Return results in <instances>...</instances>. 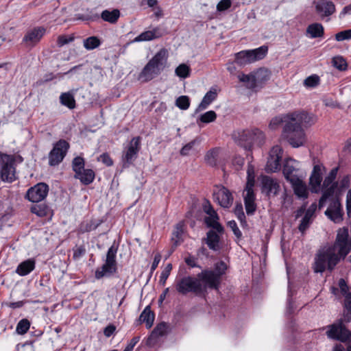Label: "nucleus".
<instances>
[{"instance_id": "obj_1", "label": "nucleus", "mask_w": 351, "mask_h": 351, "mask_svg": "<svg viewBox=\"0 0 351 351\" xmlns=\"http://www.w3.org/2000/svg\"><path fill=\"white\" fill-rule=\"evenodd\" d=\"M351 252V238L348 228L343 227L337 231L334 243L320 250L315 257V271L324 272L326 269L332 271L341 260Z\"/></svg>"}, {"instance_id": "obj_2", "label": "nucleus", "mask_w": 351, "mask_h": 351, "mask_svg": "<svg viewBox=\"0 0 351 351\" xmlns=\"http://www.w3.org/2000/svg\"><path fill=\"white\" fill-rule=\"evenodd\" d=\"M283 126L281 136L293 147H300L305 145L306 136L303 128L313 125L316 119L315 117L305 111L292 112L291 118H287Z\"/></svg>"}, {"instance_id": "obj_3", "label": "nucleus", "mask_w": 351, "mask_h": 351, "mask_svg": "<svg viewBox=\"0 0 351 351\" xmlns=\"http://www.w3.org/2000/svg\"><path fill=\"white\" fill-rule=\"evenodd\" d=\"M168 58V52L161 49L147 63L138 75V80L147 82L158 76L164 69Z\"/></svg>"}, {"instance_id": "obj_4", "label": "nucleus", "mask_w": 351, "mask_h": 351, "mask_svg": "<svg viewBox=\"0 0 351 351\" xmlns=\"http://www.w3.org/2000/svg\"><path fill=\"white\" fill-rule=\"evenodd\" d=\"M232 136L235 143L245 150H251L254 145L261 146L265 139L264 134L257 128L235 132Z\"/></svg>"}, {"instance_id": "obj_5", "label": "nucleus", "mask_w": 351, "mask_h": 351, "mask_svg": "<svg viewBox=\"0 0 351 351\" xmlns=\"http://www.w3.org/2000/svg\"><path fill=\"white\" fill-rule=\"evenodd\" d=\"M227 269L226 264L220 261L215 264L214 270L205 269L197 274L198 278L204 283V288L218 289L221 276Z\"/></svg>"}, {"instance_id": "obj_6", "label": "nucleus", "mask_w": 351, "mask_h": 351, "mask_svg": "<svg viewBox=\"0 0 351 351\" xmlns=\"http://www.w3.org/2000/svg\"><path fill=\"white\" fill-rule=\"evenodd\" d=\"M202 281L198 277L184 276L176 281L175 287L176 291L182 295H186L189 293H194L195 294L201 293L204 288Z\"/></svg>"}, {"instance_id": "obj_7", "label": "nucleus", "mask_w": 351, "mask_h": 351, "mask_svg": "<svg viewBox=\"0 0 351 351\" xmlns=\"http://www.w3.org/2000/svg\"><path fill=\"white\" fill-rule=\"evenodd\" d=\"M117 247L114 245L108 249L105 263L95 271L97 279H100L104 276H110L117 271Z\"/></svg>"}, {"instance_id": "obj_8", "label": "nucleus", "mask_w": 351, "mask_h": 351, "mask_svg": "<svg viewBox=\"0 0 351 351\" xmlns=\"http://www.w3.org/2000/svg\"><path fill=\"white\" fill-rule=\"evenodd\" d=\"M267 47L262 46L254 50L242 51L236 54L235 62L239 66H244L263 59L267 52Z\"/></svg>"}, {"instance_id": "obj_9", "label": "nucleus", "mask_w": 351, "mask_h": 351, "mask_svg": "<svg viewBox=\"0 0 351 351\" xmlns=\"http://www.w3.org/2000/svg\"><path fill=\"white\" fill-rule=\"evenodd\" d=\"M23 161L20 155H10L0 152V176H14L16 166Z\"/></svg>"}, {"instance_id": "obj_10", "label": "nucleus", "mask_w": 351, "mask_h": 351, "mask_svg": "<svg viewBox=\"0 0 351 351\" xmlns=\"http://www.w3.org/2000/svg\"><path fill=\"white\" fill-rule=\"evenodd\" d=\"M326 328H328L326 335L329 339L346 342L349 340L351 337V332L343 325L341 319L336 323L327 326Z\"/></svg>"}, {"instance_id": "obj_11", "label": "nucleus", "mask_w": 351, "mask_h": 351, "mask_svg": "<svg viewBox=\"0 0 351 351\" xmlns=\"http://www.w3.org/2000/svg\"><path fill=\"white\" fill-rule=\"evenodd\" d=\"M240 82L245 83L248 89H254L258 82L267 81L269 79V73L267 69H260L255 75L241 73L238 75Z\"/></svg>"}, {"instance_id": "obj_12", "label": "nucleus", "mask_w": 351, "mask_h": 351, "mask_svg": "<svg viewBox=\"0 0 351 351\" xmlns=\"http://www.w3.org/2000/svg\"><path fill=\"white\" fill-rule=\"evenodd\" d=\"M69 147V143L64 139H60L55 143L49 154V165L55 166L60 163L65 157Z\"/></svg>"}, {"instance_id": "obj_13", "label": "nucleus", "mask_w": 351, "mask_h": 351, "mask_svg": "<svg viewBox=\"0 0 351 351\" xmlns=\"http://www.w3.org/2000/svg\"><path fill=\"white\" fill-rule=\"evenodd\" d=\"M226 156L220 147H214L208 150L205 156L204 160L206 164L211 167H220L223 173H228L227 171V166L223 164Z\"/></svg>"}, {"instance_id": "obj_14", "label": "nucleus", "mask_w": 351, "mask_h": 351, "mask_svg": "<svg viewBox=\"0 0 351 351\" xmlns=\"http://www.w3.org/2000/svg\"><path fill=\"white\" fill-rule=\"evenodd\" d=\"M282 153L283 150L279 145H275L271 148L265 166L267 173H276L280 169Z\"/></svg>"}, {"instance_id": "obj_15", "label": "nucleus", "mask_w": 351, "mask_h": 351, "mask_svg": "<svg viewBox=\"0 0 351 351\" xmlns=\"http://www.w3.org/2000/svg\"><path fill=\"white\" fill-rule=\"evenodd\" d=\"M48 191V185L40 182L28 189L26 197L30 202L38 203L47 197Z\"/></svg>"}, {"instance_id": "obj_16", "label": "nucleus", "mask_w": 351, "mask_h": 351, "mask_svg": "<svg viewBox=\"0 0 351 351\" xmlns=\"http://www.w3.org/2000/svg\"><path fill=\"white\" fill-rule=\"evenodd\" d=\"M45 33L46 29L44 27H35L26 32L23 38V42L27 46L33 47L41 40Z\"/></svg>"}, {"instance_id": "obj_17", "label": "nucleus", "mask_w": 351, "mask_h": 351, "mask_svg": "<svg viewBox=\"0 0 351 351\" xmlns=\"http://www.w3.org/2000/svg\"><path fill=\"white\" fill-rule=\"evenodd\" d=\"M325 215L335 223H339L342 220L343 212L339 199L333 198L330 203Z\"/></svg>"}, {"instance_id": "obj_18", "label": "nucleus", "mask_w": 351, "mask_h": 351, "mask_svg": "<svg viewBox=\"0 0 351 351\" xmlns=\"http://www.w3.org/2000/svg\"><path fill=\"white\" fill-rule=\"evenodd\" d=\"M315 12L322 19L329 17L333 14L335 11V5L329 0H319L315 3Z\"/></svg>"}, {"instance_id": "obj_19", "label": "nucleus", "mask_w": 351, "mask_h": 351, "mask_svg": "<svg viewBox=\"0 0 351 351\" xmlns=\"http://www.w3.org/2000/svg\"><path fill=\"white\" fill-rule=\"evenodd\" d=\"M140 143H141V138L139 136L138 137H134L125 154L123 156V160L124 162L131 164L137 157V154L140 150Z\"/></svg>"}, {"instance_id": "obj_20", "label": "nucleus", "mask_w": 351, "mask_h": 351, "mask_svg": "<svg viewBox=\"0 0 351 351\" xmlns=\"http://www.w3.org/2000/svg\"><path fill=\"white\" fill-rule=\"evenodd\" d=\"M289 181L293 189L294 193L299 198L306 199L308 195V191L306 184L299 177H285Z\"/></svg>"}, {"instance_id": "obj_21", "label": "nucleus", "mask_w": 351, "mask_h": 351, "mask_svg": "<svg viewBox=\"0 0 351 351\" xmlns=\"http://www.w3.org/2000/svg\"><path fill=\"white\" fill-rule=\"evenodd\" d=\"M215 196L219 204L223 208H228L232 204V195L228 189L223 186L218 190Z\"/></svg>"}, {"instance_id": "obj_22", "label": "nucleus", "mask_w": 351, "mask_h": 351, "mask_svg": "<svg viewBox=\"0 0 351 351\" xmlns=\"http://www.w3.org/2000/svg\"><path fill=\"white\" fill-rule=\"evenodd\" d=\"M166 34V31L160 27H154L152 30L142 32L134 39V42L149 41L154 39L159 38Z\"/></svg>"}, {"instance_id": "obj_23", "label": "nucleus", "mask_w": 351, "mask_h": 351, "mask_svg": "<svg viewBox=\"0 0 351 351\" xmlns=\"http://www.w3.org/2000/svg\"><path fill=\"white\" fill-rule=\"evenodd\" d=\"M279 189L278 182L272 177H263L262 180V191L263 193L269 196L271 195H276Z\"/></svg>"}, {"instance_id": "obj_24", "label": "nucleus", "mask_w": 351, "mask_h": 351, "mask_svg": "<svg viewBox=\"0 0 351 351\" xmlns=\"http://www.w3.org/2000/svg\"><path fill=\"white\" fill-rule=\"evenodd\" d=\"M317 209L316 203L312 204L310 207L306 210L305 214L301 222L298 226L299 230L304 233L306 230L309 227L312 222V218L314 216V213Z\"/></svg>"}, {"instance_id": "obj_25", "label": "nucleus", "mask_w": 351, "mask_h": 351, "mask_svg": "<svg viewBox=\"0 0 351 351\" xmlns=\"http://www.w3.org/2000/svg\"><path fill=\"white\" fill-rule=\"evenodd\" d=\"M300 165L298 160L288 158L283 164V176H298V173H300Z\"/></svg>"}, {"instance_id": "obj_26", "label": "nucleus", "mask_w": 351, "mask_h": 351, "mask_svg": "<svg viewBox=\"0 0 351 351\" xmlns=\"http://www.w3.org/2000/svg\"><path fill=\"white\" fill-rule=\"evenodd\" d=\"M35 265L36 262L34 259H27L25 261H23L18 265L16 269V272L19 276H26L34 269Z\"/></svg>"}, {"instance_id": "obj_27", "label": "nucleus", "mask_w": 351, "mask_h": 351, "mask_svg": "<svg viewBox=\"0 0 351 351\" xmlns=\"http://www.w3.org/2000/svg\"><path fill=\"white\" fill-rule=\"evenodd\" d=\"M30 211L40 217L52 215L51 209L45 203L32 205L30 207Z\"/></svg>"}, {"instance_id": "obj_28", "label": "nucleus", "mask_w": 351, "mask_h": 351, "mask_svg": "<svg viewBox=\"0 0 351 351\" xmlns=\"http://www.w3.org/2000/svg\"><path fill=\"white\" fill-rule=\"evenodd\" d=\"M244 165V158L240 156H236L232 159V163L226 165L227 166V171L224 176L230 173H237Z\"/></svg>"}, {"instance_id": "obj_29", "label": "nucleus", "mask_w": 351, "mask_h": 351, "mask_svg": "<svg viewBox=\"0 0 351 351\" xmlns=\"http://www.w3.org/2000/svg\"><path fill=\"white\" fill-rule=\"evenodd\" d=\"M306 34L311 38H322L324 34V27L321 23H312L307 27Z\"/></svg>"}, {"instance_id": "obj_30", "label": "nucleus", "mask_w": 351, "mask_h": 351, "mask_svg": "<svg viewBox=\"0 0 351 351\" xmlns=\"http://www.w3.org/2000/svg\"><path fill=\"white\" fill-rule=\"evenodd\" d=\"M255 177H247V181L243 191L244 201H255V194L254 193V186L255 184Z\"/></svg>"}, {"instance_id": "obj_31", "label": "nucleus", "mask_w": 351, "mask_h": 351, "mask_svg": "<svg viewBox=\"0 0 351 351\" xmlns=\"http://www.w3.org/2000/svg\"><path fill=\"white\" fill-rule=\"evenodd\" d=\"M154 313L151 311L150 306H147L140 315L139 321L141 323L145 322L146 327L150 328L154 324Z\"/></svg>"}, {"instance_id": "obj_32", "label": "nucleus", "mask_w": 351, "mask_h": 351, "mask_svg": "<svg viewBox=\"0 0 351 351\" xmlns=\"http://www.w3.org/2000/svg\"><path fill=\"white\" fill-rule=\"evenodd\" d=\"M217 93L215 90H210L208 91L203 97L195 112H197L206 109L217 98Z\"/></svg>"}, {"instance_id": "obj_33", "label": "nucleus", "mask_w": 351, "mask_h": 351, "mask_svg": "<svg viewBox=\"0 0 351 351\" xmlns=\"http://www.w3.org/2000/svg\"><path fill=\"white\" fill-rule=\"evenodd\" d=\"M219 217L217 213L212 214L205 218V223L208 227L215 230L217 232L221 233L223 231V228L218 222Z\"/></svg>"}, {"instance_id": "obj_34", "label": "nucleus", "mask_w": 351, "mask_h": 351, "mask_svg": "<svg viewBox=\"0 0 351 351\" xmlns=\"http://www.w3.org/2000/svg\"><path fill=\"white\" fill-rule=\"evenodd\" d=\"M120 16V12L117 9H114L112 11L105 10L101 14V18L107 22L110 23H116Z\"/></svg>"}, {"instance_id": "obj_35", "label": "nucleus", "mask_w": 351, "mask_h": 351, "mask_svg": "<svg viewBox=\"0 0 351 351\" xmlns=\"http://www.w3.org/2000/svg\"><path fill=\"white\" fill-rule=\"evenodd\" d=\"M60 102L62 105L69 109L75 108V100L73 95L70 92L63 93L60 96Z\"/></svg>"}, {"instance_id": "obj_36", "label": "nucleus", "mask_w": 351, "mask_h": 351, "mask_svg": "<svg viewBox=\"0 0 351 351\" xmlns=\"http://www.w3.org/2000/svg\"><path fill=\"white\" fill-rule=\"evenodd\" d=\"M219 237L214 230H210L207 233L206 243L210 249L217 250L219 249Z\"/></svg>"}, {"instance_id": "obj_37", "label": "nucleus", "mask_w": 351, "mask_h": 351, "mask_svg": "<svg viewBox=\"0 0 351 351\" xmlns=\"http://www.w3.org/2000/svg\"><path fill=\"white\" fill-rule=\"evenodd\" d=\"M291 115H292V112H289L287 114H281L280 116L274 117L269 123V128L271 130H276L281 125L283 127L285 125V124L286 123L285 121H287V118L288 117H289V118H291Z\"/></svg>"}, {"instance_id": "obj_38", "label": "nucleus", "mask_w": 351, "mask_h": 351, "mask_svg": "<svg viewBox=\"0 0 351 351\" xmlns=\"http://www.w3.org/2000/svg\"><path fill=\"white\" fill-rule=\"evenodd\" d=\"M101 43L100 39L95 36H90L83 40L84 47L87 50H93L99 47Z\"/></svg>"}, {"instance_id": "obj_39", "label": "nucleus", "mask_w": 351, "mask_h": 351, "mask_svg": "<svg viewBox=\"0 0 351 351\" xmlns=\"http://www.w3.org/2000/svg\"><path fill=\"white\" fill-rule=\"evenodd\" d=\"M84 159L81 156H77L72 161L73 170L75 172V176H82L84 170Z\"/></svg>"}, {"instance_id": "obj_40", "label": "nucleus", "mask_w": 351, "mask_h": 351, "mask_svg": "<svg viewBox=\"0 0 351 351\" xmlns=\"http://www.w3.org/2000/svg\"><path fill=\"white\" fill-rule=\"evenodd\" d=\"M99 224L100 223L96 222L94 220L84 221L80 224V232L82 233L90 232L95 230Z\"/></svg>"}, {"instance_id": "obj_41", "label": "nucleus", "mask_w": 351, "mask_h": 351, "mask_svg": "<svg viewBox=\"0 0 351 351\" xmlns=\"http://www.w3.org/2000/svg\"><path fill=\"white\" fill-rule=\"evenodd\" d=\"M167 329L166 324L165 323H160L158 324L152 331L148 341L149 343L153 339L158 337H162L165 334Z\"/></svg>"}, {"instance_id": "obj_42", "label": "nucleus", "mask_w": 351, "mask_h": 351, "mask_svg": "<svg viewBox=\"0 0 351 351\" xmlns=\"http://www.w3.org/2000/svg\"><path fill=\"white\" fill-rule=\"evenodd\" d=\"M30 327V322L27 319H22L16 325V332L19 335L25 334Z\"/></svg>"}, {"instance_id": "obj_43", "label": "nucleus", "mask_w": 351, "mask_h": 351, "mask_svg": "<svg viewBox=\"0 0 351 351\" xmlns=\"http://www.w3.org/2000/svg\"><path fill=\"white\" fill-rule=\"evenodd\" d=\"M217 119V114L213 110L208 111L204 114H202L199 118L197 119V123L201 121L204 123H209L210 122H213Z\"/></svg>"}, {"instance_id": "obj_44", "label": "nucleus", "mask_w": 351, "mask_h": 351, "mask_svg": "<svg viewBox=\"0 0 351 351\" xmlns=\"http://www.w3.org/2000/svg\"><path fill=\"white\" fill-rule=\"evenodd\" d=\"M234 212L237 219L240 221L241 226H247V222L245 221V215L243 212V206L241 203H239L235 206Z\"/></svg>"}, {"instance_id": "obj_45", "label": "nucleus", "mask_w": 351, "mask_h": 351, "mask_svg": "<svg viewBox=\"0 0 351 351\" xmlns=\"http://www.w3.org/2000/svg\"><path fill=\"white\" fill-rule=\"evenodd\" d=\"M176 106L181 110H187L190 106V99L186 95L178 97L176 100Z\"/></svg>"}, {"instance_id": "obj_46", "label": "nucleus", "mask_w": 351, "mask_h": 351, "mask_svg": "<svg viewBox=\"0 0 351 351\" xmlns=\"http://www.w3.org/2000/svg\"><path fill=\"white\" fill-rule=\"evenodd\" d=\"M332 63L333 66L339 71H346L347 69V62L341 56L334 57L332 60Z\"/></svg>"}, {"instance_id": "obj_47", "label": "nucleus", "mask_w": 351, "mask_h": 351, "mask_svg": "<svg viewBox=\"0 0 351 351\" xmlns=\"http://www.w3.org/2000/svg\"><path fill=\"white\" fill-rule=\"evenodd\" d=\"M183 233V224L178 223L176 227V230L173 232L172 241L173 247H177L180 244V240Z\"/></svg>"}, {"instance_id": "obj_48", "label": "nucleus", "mask_w": 351, "mask_h": 351, "mask_svg": "<svg viewBox=\"0 0 351 351\" xmlns=\"http://www.w3.org/2000/svg\"><path fill=\"white\" fill-rule=\"evenodd\" d=\"M190 68L185 64H180L176 69V74L182 78H186L190 75Z\"/></svg>"}, {"instance_id": "obj_49", "label": "nucleus", "mask_w": 351, "mask_h": 351, "mask_svg": "<svg viewBox=\"0 0 351 351\" xmlns=\"http://www.w3.org/2000/svg\"><path fill=\"white\" fill-rule=\"evenodd\" d=\"M75 40V36L71 35L62 34L57 38V45L58 47H62L65 45H67Z\"/></svg>"}, {"instance_id": "obj_50", "label": "nucleus", "mask_w": 351, "mask_h": 351, "mask_svg": "<svg viewBox=\"0 0 351 351\" xmlns=\"http://www.w3.org/2000/svg\"><path fill=\"white\" fill-rule=\"evenodd\" d=\"M319 82L320 80L318 75H312L304 80V85L306 88H314L319 85Z\"/></svg>"}, {"instance_id": "obj_51", "label": "nucleus", "mask_w": 351, "mask_h": 351, "mask_svg": "<svg viewBox=\"0 0 351 351\" xmlns=\"http://www.w3.org/2000/svg\"><path fill=\"white\" fill-rule=\"evenodd\" d=\"M336 177H325L323 182L322 188L325 190H329L332 187V194L337 187V182L335 181Z\"/></svg>"}, {"instance_id": "obj_52", "label": "nucleus", "mask_w": 351, "mask_h": 351, "mask_svg": "<svg viewBox=\"0 0 351 351\" xmlns=\"http://www.w3.org/2000/svg\"><path fill=\"white\" fill-rule=\"evenodd\" d=\"M325 172L326 169L323 164L313 159V168L311 176H323Z\"/></svg>"}, {"instance_id": "obj_53", "label": "nucleus", "mask_w": 351, "mask_h": 351, "mask_svg": "<svg viewBox=\"0 0 351 351\" xmlns=\"http://www.w3.org/2000/svg\"><path fill=\"white\" fill-rule=\"evenodd\" d=\"M322 178L323 177H310V184L312 186V192H319L321 186V183L322 182Z\"/></svg>"}, {"instance_id": "obj_54", "label": "nucleus", "mask_w": 351, "mask_h": 351, "mask_svg": "<svg viewBox=\"0 0 351 351\" xmlns=\"http://www.w3.org/2000/svg\"><path fill=\"white\" fill-rule=\"evenodd\" d=\"M199 141L195 138L193 141H191V142H189V143L186 144L180 150V154L182 156H187L190 151H191L193 148V147L195 146V145L196 144H199Z\"/></svg>"}, {"instance_id": "obj_55", "label": "nucleus", "mask_w": 351, "mask_h": 351, "mask_svg": "<svg viewBox=\"0 0 351 351\" xmlns=\"http://www.w3.org/2000/svg\"><path fill=\"white\" fill-rule=\"evenodd\" d=\"M73 258L75 261H77L85 254L86 249L83 245L76 246L75 248L73 249Z\"/></svg>"}, {"instance_id": "obj_56", "label": "nucleus", "mask_w": 351, "mask_h": 351, "mask_svg": "<svg viewBox=\"0 0 351 351\" xmlns=\"http://www.w3.org/2000/svg\"><path fill=\"white\" fill-rule=\"evenodd\" d=\"M332 187L329 190H325L323 192L322 196L321 197L319 202V208L321 209L324 205L327 199L329 197L332 196Z\"/></svg>"}, {"instance_id": "obj_57", "label": "nucleus", "mask_w": 351, "mask_h": 351, "mask_svg": "<svg viewBox=\"0 0 351 351\" xmlns=\"http://www.w3.org/2000/svg\"><path fill=\"white\" fill-rule=\"evenodd\" d=\"M335 39L337 41L351 39V29L341 31L335 34Z\"/></svg>"}, {"instance_id": "obj_58", "label": "nucleus", "mask_w": 351, "mask_h": 351, "mask_svg": "<svg viewBox=\"0 0 351 351\" xmlns=\"http://www.w3.org/2000/svg\"><path fill=\"white\" fill-rule=\"evenodd\" d=\"M228 226L232 230L234 234L236 236L237 239H241L242 237V233L239 228L237 226L235 221L232 220L228 222Z\"/></svg>"}, {"instance_id": "obj_59", "label": "nucleus", "mask_w": 351, "mask_h": 351, "mask_svg": "<svg viewBox=\"0 0 351 351\" xmlns=\"http://www.w3.org/2000/svg\"><path fill=\"white\" fill-rule=\"evenodd\" d=\"M78 19L82 20V21H94L99 19V16L96 13H89V14H79Z\"/></svg>"}, {"instance_id": "obj_60", "label": "nucleus", "mask_w": 351, "mask_h": 351, "mask_svg": "<svg viewBox=\"0 0 351 351\" xmlns=\"http://www.w3.org/2000/svg\"><path fill=\"white\" fill-rule=\"evenodd\" d=\"M98 161L101 162L108 167L113 165V160L108 153H104L98 157Z\"/></svg>"}, {"instance_id": "obj_61", "label": "nucleus", "mask_w": 351, "mask_h": 351, "mask_svg": "<svg viewBox=\"0 0 351 351\" xmlns=\"http://www.w3.org/2000/svg\"><path fill=\"white\" fill-rule=\"evenodd\" d=\"M255 201H244L246 213L248 215L254 214L256 209Z\"/></svg>"}, {"instance_id": "obj_62", "label": "nucleus", "mask_w": 351, "mask_h": 351, "mask_svg": "<svg viewBox=\"0 0 351 351\" xmlns=\"http://www.w3.org/2000/svg\"><path fill=\"white\" fill-rule=\"evenodd\" d=\"M232 2L230 0H221L218 3L217 10L219 12L225 11L230 8Z\"/></svg>"}, {"instance_id": "obj_63", "label": "nucleus", "mask_w": 351, "mask_h": 351, "mask_svg": "<svg viewBox=\"0 0 351 351\" xmlns=\"http://www.w3.org/2000/svg\"><path fill=\"white\" fill-rule=\"evenodd\" d=\"M346 210L349 217L351 216V189L348 191L346 195Z\"/></svg>"}, {"instance_id": "obj_64", "label": "nucleus", "mask_w": 351, "mask_h": 351, "mask_svg": "<svg viewBox=\"0 0 351 351\" xmlns=\"http://www.w3.org/2000/svg\"><path fill=\"white\" fill-rule=\"evenodd\" d=\"M344 307L346 311H351V293L345 296Z\"/></svg>"}]
</instances>
